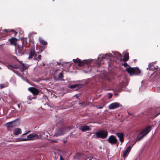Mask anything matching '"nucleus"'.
I'll use <instances>...</instances> for the list:
<instances>
[{
	"label": "nucleus",
	"instance_id": "nucleus-1",
	"mask_svg": "<svg viewBox=\"0 0 160 160\" xmlns=\"http://www.w3.org/2000/svg\"><path fill=\"white\" fill-rule=\"evenodd\" d=\"M71 129V128L70 127L66 128L64 126L57 128L55 131L54 136L58 137L63 135Z\"/></svg>",
	"mask_w": 160,
	"mask_h": 160
},
{
	"label": "nucleus",
	"instance_id": "nucleus-2",
	"mask_svg": "<svg viewBox=\"0 0 160 160\" xmlns=\"http://www.w3.org/2000/svg\"><path fill=\"white\" fill-rule=\"evenodd\" d=\"M40 135L38 136L35 134H30L27 136V138H21L20 141H26L29 140H34L37 139H38L40 138Z\"/></svg>",
	"mask_w": 160,
	"mask_h": 160
},
{
	"label": "nucleus",
	"instance_id": "nucleus-3",
	"mask_svg": "<svg viewBox=\"0 0 160 160\" xmlns=\"http://www.w3.org/2000/svg\"><path fill=\"white\" fill-rule=\"evenodd\" d=\"M150 126L147 127L142 132L139 134L140 136H138L137 138L139 140V141L147 134L151 130Z\"/></svg>",
	"mask_w": 160,
	"mask_h": 160
},
{
	"label": "nucleus",
	"instance_id": "nucleus-4",
	"mask_svg": "<svg viewBox=\"0 0 160 160\" xmlns=\"http://www.w3.org/2000/svg\"><path fill=\"white\" fill-rule=\"evenodd\" d=\"M97 138H101L104 139L107 137L108 132L106 130H101L96 132Z\"/></svg>",
	"mask_w": 160,
	"mask_h": 160
},
{
	"label": "nucleus",
	"instance_id": "nucleus-5",
	"mask_svg": "<svg viewBox=\"0 0 160 160\" xmlns=\"http://www.w3.org/2000/svg\"><path fill=\"white\" fill-rule=\"evenodd\" d=\"M134 143L133 144L132 146H129L125 150L122 152V154L124 158H126L128 156L131 149L132 146L134 145Z\"/></svg>",
	"mask_w": 160,
	"mask_h": 160
},
{
	"label": "nucleus",
	"instance_id": "nucleus-6",
	"mask_svg": "<svg viewBox=\"0 0 160 160\" xmlns=\"http://www.w3.org/2000/svg\"><path fill=\"white\" fill-rule=\"evenodd\" d=\"M36 55L35 48L34 47H32L29 51L28 58L30 59L32 58H34V57H36Z\"/></svg>",
	"mask_w": 160,
	"mask_h": 160
},
{
	"label": "nucleus",
	"instance_id": "nucleus-7",
	"mask_svg": "<svg viewBox=\"0 0 160 160\" xmlns=\"http://www.w3.org/2000/svg\"><path fill=\"white\" fill-rule=\"evenodd\" d=\"M92 61L91 60H82L80 59V61L78 64V66H82L86 64L87 65L90 64L91 63Z\"/></svg>",
	"mask_w": 160,
	"mask_h": 160
},
{
	"label": "nucleus",
	"instance_id": "nucleus-8",
	"mask_svg": "<svg viewBox=\"0 0 160 160\" xmlns=\"http://www.w3.org/2000/svg\"><path fill=\"white\" fill-rule=\"evenodd\" d=\"M109 142L111 144H115L117 143L118 140L115 137L112 135L110 136L108 139Z\"/></svg>",
	"mask_w": 160,
	"mask_h": 160
},
{
	"label": "nucleus",
	"instance_id": "nucleus-9",
	"mask_svg": "<svg viewBox=\"0 0 160 160\" xmlns=\"http://www.w3.org/2000/svg\"><path fill=\"white\" fill-rule=\"evenodd\" d=\"M28 90L34 95H37L39 92L38 89L34 87H30L28 88Z\"/></svg>",
	"mask_w": 160,
	"mask_h": 160
},
{
	"label": "nucleus",
	"instance_id": "nucleus-10",
	"mask_svg": "<svg viewBox=\"0 0 160 160\" xmlns=\"http://www.w3.org/2000/svg\"><path fill=\"white\" fill-rule=\"evenodd\" d=\"M6 124L8 129H10V128H13L18 125L17 122L15 121L7 123Z\"/></svg>",
	"mask_w": 160,
	"mask_h": 160
},
{
	"label": "nucleus",
	"instance_id": "nucleus-11",
	"mask_svg": "<svg viewBox=\"0 0 160 160\" xmlns=\"http://www.w3.org/2000/svg\"><path fill=\"white\" fill-rule=\"evenodd\" d=\"M120 104L119 103L115 102H113L110 104L108 106V108L110 109H113L119 107Z\"/></svg>",
	"mask_w": 160,
	"mask_h": 160
},
{
	"label": "nucleus",
	"instance_id": "nucleus-12",
	"mask_svg": "<svg viewBox=\"0 0 160 160\" xmlns=\"http://www.w3.org/2000/svg\"><path fill=\"white\" fill-rule=\"evenodd\" d=\"M25 50L24 48L21 47L17 46V48L15 49L16 53L18 52L20 55H22L24 54Z\"/></svg>",
	"mask_w": 160,
	"mask_h": 160
},
{
	"label": "nucleus",
	"instance_id": "nucleus-13",
	"mask_svg": "<svg viewBox=\"0 0 160 160\" xmlns=\"http://www.w3.org/2000/svg\"><path fill=\"white\" fill-rule=\"evenodd\" d=\"M116 134L118 138L119 141L121 142V144H122L124 140L123 134L121 132H117L116 133Z\"/></svg>",
	"mask_w": 160,
	"mask_h": 160
},
{
	"label": "nucleus",
	"instance_id": "nucleus-14",
	"mask_svg": "<svg viewBox=\"0 0 160 160\" xmlns=\"http://www.w3.org/2000/svg\"><path fill=\"white\" fill-rule=\"evenodd\" d=\"M83 85L82 84H76L73 85H70L68 86V87L69 88L71 89H74L76 88H80L82 87Z\"/></svg>",
	"mask_w": 160,
	"mask_h": 160
},
{
	"label": "nucleus",
	"instance_id": "nucleus-15",
	"mask_svg": "<svg viewBox=\"0 0 160 160\" xmlns=\"http://www.w3.org/2000/svg\"><path fill=\"white\" fill-rule=\"evenodd\" d=\"M79 129L82 132H84L90 130L89 127L86 125L82 126L79 127Z\"/></svg>",
	"mask_w": 160,
	"mask_h": 160
},
{
	"label": "nucleus",
	"instance_id": "nucleus-16",
	"mask_svg": "<svg viewBox=\"0 0 160 160\" xmlns=\"http://www.w3.org/2000/svg\"><path fill=\"white\" fill-rule=\"evenodd\" d=\"M112 56V55L111 53L109 54H101L99 55V56L98 57V59H102L103 58H105V57L106 56H108L109 57H111Z\"/></svg>",
	"mask_w": 160,
	"mask_h": 160
},
{
	"label": "nucleus",
	"instance_id": "nucleus-17",
	"mask_svg": "<svg viewBox=\"0 0 160 160\" xmlns=\"http://www.w3.org/2000/svg\"><path fill=\"white\" fill-rule=\"evenodd\" d=\"M127 84L126 82V80L124 79L123 80H121L120 81L119 85L120 88H122L127 86Z\"/></svg>",
	"mask_w": 160,
	"mask_h": 160
},
{
	"label": "nucleus",
	"instance_id": "nucleus-18",
	"mask_svg": "<svg viewBox=\"0 0 160 160\" xmlns=\"http://www.w3.org/2000/svg\"><path fill=\"white\" fill-rule=\"evenodd\" d=\"M126 70L130 76L134 75V68L131 67L128 68L126 69Z\"/></svg>",
	"mask_w": 160,
	"mask_h": 160
},
{
	"label": "nucleus",
	"instance_id": "nucleus-19",
	"mask_svg": "<svg viewBox=\"0 0 160 160\" xmlns=\"http://www.w3.org/2000/svg\"><path fill=\"white\" fill-rule=\"evenodd\" d=\"M21 129L19 128H17L13 130V134L15 135H18L21 134Z\"/></svg>",
	"mask_w": 160,
	"mask_h": 160
},
{
	"label": "nucleus",
	"instance_id": "nucleus-20",
	"mask_svg": "<svg viewBox=\"0 0 160 160\" xmlns=\"http://www.w3.org/2000/svg\"><path fill=\"white\" fill-rule=\"evenodd\" d=\"M9 40L11 44L14 45H15L16 47L17 46L16 44L17 39L15 38H12L11 39H9Z\"/></svg>",
	"mask_w": 160,
	"mask_h": 160
},
{
	"label": "nucleus",
	"instance_id": "nucleus-21",
	"mask_svg": "<svg viewBox=\"0 0 160 160\" xmlns=\"http://www.w3.org/2000/svg\"><path fill=\"white\" fill-rule=\"evenodd\" d=\"M113 53L115 57L117 59L120 60L121 59V58L122 55L121 54L118 52H115Z\"/></svg>",
	"mask_w": 160,
	"mask_h": 160
},
{
	"label": "nucleus",
	"instance_id": "nucleus-22",
	"mask_svg": "<svg viewBox=\"0 0 160 160\" xmlns=\"http://www.w3.org/2000/svg\"><path fill=\"white\" fill-rule=\"evenodd\" d=\"M129 59V55L128 53L125 54L123 56V61L124 62L127 61Z\"/></svg>",
	"mask_w": 160,
	"mask_h": 160
},
{
	"label": "nucleus",
	"instance_id": "nucleus-23",
	"mask_svg": "<svg viewBox=\"0 0 160 160\" xmlns=\"http://www.w3.org/2000/svg\"><path fill=\"white\" fill-rule=\"evenodd\" d=\"M141 72L140 70L138 68H134V75H137Z\"/></svg>",
	"mask_w": 160,
	"mask_h": 160
},
{
	"label": "nucleus",
	"instance_id": "nucleus-24",
	"mask_svg": "<svg viewBox=\"0 0 160 160\" xmlns=\"http://www.w3.org/2000/svg\"><path fill=\"white\" fill-rule=\"evenodd\" d=\"M20 68V71L22 72L24 71L27 68V67L25 66L24 64H22L19 68Z\"/></svg>",
	"mask_w": 160,
	"mask_h": 160
},
{
	"label": "nucleus",
	"instance_id": "nucleus-25",
	"mask_svg": "<svg viewBox=\"0 0 160 160\" xmlns=\"http://www.w3.org/2000/svg\"><path fill=\"white\" fill-rule=\"evenodd\" d=\"M39 40L41 43L43 45H46L47 44V42L46 41L40 37L39 38Z\"/></svg>",
	"mask_w": 160,
	"mask_h": 160
},
{
	"label": "nucleus",
	"instance_id": "nucleus-26",
	"mask_svg": "<svg viewBox=\"0 0 160 160\" xmlns=\"http://www.w3.org/2000/svg\"><path fill=\"white\" fill-rule=\"evenodd\" d=\"M7 67H8V69H12L14 68H18V67L14 66L12 65H7Z\"/></svg>",
	"mask_w": 160,
	"mask_h": 160
},
{
	"label": "nucleus",
	"instance_id": "nucleus-27",
	"mask_svg": "<svg viewBox=\"0 0 160 160\" xmlns=\"http://www.w3.org/2000/svg\"><path fill=\"white\" fill-rule=\"evenodd\" d=\"M41 55H39L37 57V55H36L35 57H34V58H33V59L35 60H40L41 59Z\"/></svg>",
	"mask_w": 160,
	"mask_h": 160
},
{
	"label": "nucleus",
	"instance_id": "nucleus-28",
	"mask_svg": "<svg viewBox=\"0 0 160 160\" xmlns=\"http://www.w3.org/2000/svg\"><path fill=\"white\" fill-rule=\"evenodd\" d=\"M8 84H0V89H1L2 88L7 87L8 86Z\"/></svg>",
	"mask_w": 160,
	"mask_h": 160
},
{
	"label": "nucleus",
	"instance_id": "nucleus-29",
	"mask_svg": "<svg viewBox=\"0 0 160 160\" xmlns=\"http://www.w3.org/2000/svg\"><path fill=\"white\" fill-rule=\"evenodd\" d=\"M73 61L75 63H78L80 61V59L78 58H77L76 59H73Z\"/></svg>",
	"mask_w": 160,
	"mask_h": 160
},
{
	"label": "nucleus",
	"instance_id": "nucleus-30",
	"mask_svg": "<svg viewBox=\"0 0 160 160\" xmlns=\"http://www.w3.org/2000/svg\"><path fill=\"white\" fill-rule=\"evenodd\" d=\"M63 77V74L62 73H60L58 75V78H59V79L61 81L64 80L63 79H61V78H62Z\"/></svg>",
	"mask_w": 160,
	"mask_h": 160
},
{
	"label": "nucleus",
	"instance_id": "nucleus-31",
	"mask_svg": "<svg viewBox=\"0 0 160 160\" xmlns=\"http://www.w3.org/2000/svg\"><path fill=\"white\" fill-rule=\"evenodd\" d=\"M67 140H68V138L67 137H66L65 138L61 140V141L62 142H63L64 143H66L67 142Z\"/></svg>",
	"mask_w": 160,
	"mask_h": 160
},
{
	"label": "nucleus",
	"instance_id": "nucleus-32",
	"mask_svg": "<svg viewBox=\"0 0 160 160\" xmlns=\"http://www.w3.org/2000/svg\"><path fill=\"white\" fill-rule=\"evenodd\" d=\"M153 65H154V63L153 62H152V63H150L148 65V68H150V69L149 70L152 69H151V67Z\"/></svg>",
	"mask_w": 160,
	"mask_h": 160
},
{
	"label": "nucleus",
	"instance_id": "nucleus-33",
	"mask_svg": "<svg viewBox=\"0 0 160 160\" xmlns=\"http://www.w3.org/2000/svg\"><path fill=\"white\" fill-rule=\"evenodd\" d=\"M58 140H51V142H55V143H57L58 142Z\"/></svg>",
	"mask_w": 160,
	"mask_h": 160
},
{
	"label": "nucleus",
	"instance_id": "nucleus-34",
	"mask_svg": "<svg viewBox=\"0 0 160 160\" xmlns=\"http://www.w3.org/2000/svg\"><path fill=\"white\" fill-rule=\"evenodd\" d=\"M122 66H123L124 67H128L129 65L127 63H125L122 64Z\"/></svg>",
	"mask_w": 160,
	"mask_h": 160
},
{
	"label": "nucleus",
	"instance_id": "nucleus-35",
	"mask_svg": "<svg viewBox=\"0 0 160 160\" xmlns=\"http://www.w3.org/2000/svg\"><path fill=\"white\" fill-rule=\"evenodd\" d=\"M108 95H109V96H108L109 98H111L112 96V94L111 93H109Z\"/></svg>",
	"mask_w": 160,
	"mask_h": 160
},
{
	"label": "nucleus",
	"instance_id": "nucleus-36",
	"mask_svg": "<svg viewBox=\"0 0 160 160\" xmlns=\"http://www.w3.org/2000/svg\"><path fill=\"white\" fill-rule=\"evenodd\" d=\"M96 107H97V109H102L103 108V106H96Z\"/></svg>",
	"mask_w": 160,
	"mask_h": 160
},
{
	"label": "nucleus",
	"instance_id": "nucleus-37",
	"mask_svg": "<svg viewBox=\"0 0 160 160\" xmlns=\"http://www.w3.org/2000/svg\"><path fill=\"white\" fill-rule=\"evenodd\" d=\"M18 106L19 108H20L21 110H22V106H21L20 104H18Z\"/></svg>",
	"mask_w": 160,
	"mask_h": 160
},
{
	"label": "nucleus",
	"instance_id": "nucleus-38",
	"mask_svg": "<svg viewBox=\"0 0 160 160\" xmlns=\"http://www.w3.org/2000/svg\"><path fill=\"white\" fill-rule=\"evenodd\" d=\"M59 160H65L64 158H63L61 156H60Z\"/></svg>",
	"mask_w": 160,
	"mask_h": 160
},
{
	"label": "nucleus",
	"instance_id": "nucleus-39",
	"mask_svg": "<svg viewBox=\"0 0 160 160\" xmlns=\"http://www.w3.org/2000/svg\"><path fill=\"white\" fill-rule=\"evenodd\" d=\"M160 114V111L159 112H158L155 114V116L154 117V118H155L158 115Z\"/></svg>",
	"mask_w": 160,
	"mask_h": 160
},
{
	"label": "nucleus",
	"instance_id": "nucleus-40",
	"mask_svg": "<svg viewBox=\"0 0 160 160\" xmlns=\"http://www.w3.org/2000/svg\"><path fill=\"white\" fill-rule=\"evenodd\" d=\"M45 49V47H42V49L41 50V51L40 52H39V53H41L42 52V51L44 49Z\"/></svg>",
	"mask_w": 160,
	"mask_h": 160
},
{
	"label": "nucleus",
	"instance_id": "nucleus-41",
	"mask_svg": "<svg viewBox=\"0 0 160 160\" xmlns=\"http://www.w3.org/2000/svg\"><path fill=\"white\" fill-rule=\"evenodd\" d=\"M91 69H89V71H86L85 70H83V71L84 72L87 73H88V72H90L91 71Z\"/></svg>",
	"mask_w": 160,
	"mask_h": 160
},
{
	"label": "nucleus",
	"instance_id": "nucleus-42",
	"mask_svg": "<svg viewBox=\"0 0 160 160\" xmlns=\"http://www.w3.org/2000/svg\"><path fill=\"white\" fill-rule=\"evenodd\" d=\"M77 155L78 156H81L82 155V154L80 153H78Z\"/></svg>",
	"mask_w": 160,
	"mask_h": 160
},
{
	"label": "nucleus",
	"instance_id": "nucleus-43",
	"mask_svg": "<svg viewBox=\"0 0 160 160\" xmlns=\"http://www.w3.org/2000/svg\"><path fill=\"white\" fill-rule=\"evenodd\" d=\"M9 31L10 32L12 31V32H15V31L13 29H10V30H9Z\"/></svg>",
	"mask_w": 160,
	"mask_h": 160
},
{
	"label": "nucleus",
	"instance_id": "nucleus-44",
	"mask_svg": "<svg viewBox=\"0 0 160 160\" xmlns=\"http://www.w3.org/2000/svg\"><path fill=\"white\" fill-rule=\"evenodd\" d=\"M3 30L5 32H8L9 30L8 29H5V30Z\"/></svg>",
	"mask_w": 160,
	"mask_h": 160
},
{
	"label": "nucleus",
	"instance_id": "nucleus-45",
	"mask_svg": "<svg viewBox=\"0 0 160 160\" xmlns=\"http://www.w3.org/2000/svg\"><path fill=\"white\" fill-rule=\"evenodd\" d=\"M26 134H27V133H26V132H25V133H23V134H22V137H23V136H24V135H26Z\"/></svg>",
	"mask_w": 160,
	"mask_h": 160
},
{
	"label": "nucleus",
	"instance_id": "nucleus-46",
	"mask_svg": "<svg viewBox=\"0 0 160 160\" xmlns=\"http://www.w3.org/2000/svg\"><path fill=\"white\" fill-rule=\"evenodd\" d=\"M30 131H28L27 132H26V133H27V134L28 133H29L30 132Z\"/></svg>",
	"mask_w": 160,
	"mask_h": 160
},
{
	"label": "nucleus",
	"instance_id": "nucleus-47",
	"mask_svg": "<svg viewBox=\"0 0 160 160\" xmlns=\"http://www.w3.org/2000/svg\"><path fill=\"white\" fill-rule=\"evenodd\" d=\"M57 63H58V65H59L60 64V63H59V62H58Z\"/></svg>",
	"mask_w": 160,
	"mask_h": 160
},
{
	"label": "nucleus",
	"instance_id": "nucleus-48",
	"mask_svg": "<svg viewBox=\"0 0 160 160\" xmlns=\"http://www.w3.org/2000/svg\"><path fill=\"white\" fill-rule=\"evenodd\" d=\"M158 68V67L157 66H156V68H155V69H156V68Z\"/></svg>",
	"mask_w": 160,
	"mask_h": 160
},
{
	"label": "nucleus",
	"instance_id": "nucleus-49",
	"mask_svg": "<svg viewBox=\"0 0 160 160\" xmlns=\"http://www.w3.org/2000/svg\"><path fill=\"white\" fill-rule=\"evenodd\" d=\"M148 68H148H148H147V69H148Z\"/></svg>",
	"mask_w": 160,
	"mask_h": 160
},
{
	"label": "nucleus",
	"instance_id": "nucleus-50",
	"mask_svg": "<svg viewBox=\"0 0 160 160\" xmlns=\"http://www.w3.org/2000/svg\"><path fill=\"white\" fill-rule=\"evenodd\" d=\"M17 32H15V34H17Z\"/></svg>",
	"mask_w": 160,
	"mask_h": 160
},
{
	"label": "nucleus",
	"instance_id": "nucleus-51",
	"mask_svg": "<svg viewBox=\"0 0 160 160\" xmlns=\"http://www.w3.org/2000/svg\"><path fill=\"white\" fill-rule=\"evenodd\" d=\"M78 89H78H75V90L77 91V90Z\"/></svg>",
	"mask_w": 160,
	"mask_h": 160
},
{
	"label": "nucleus",
	"instance_id": "nucleus-52",
	"mask_svg": "<svg viewBox=\"0 0 160 160\" xmlns=\"http://www.w3.org/2000/svg\"><path fill=\"white\" fill-rule=\"evenodd\" d=\"M115 95H117V94H115Z\"/></svg>",
	"mask_w": 160,
	"mask_h": 160
},
{
	"label": "nucleus",
	"instance_id": "nucleus-53",
	"mask_svg": "<svg viewBox=\"0 0 160 160\" xmlns=\"http://www.w3.org/2000/svg\"><path fill=\"white\" fill-rule=\"evenodd\" d=\"M89 160H91V159H89Z\"/></svg>",
	"mask_w": 160,
	"mask_h": 160
},
{
	"label": "nucleus",
	"instance_id": "nucleus-54",
	"mask_svg": "<svg viewBox=\"0 0 160 160\" xmlns=\"http://www.w3.org/2000/svg\"><path fill=\"white\" fill-rule=\"evenodd\" d=\"M0 69H1V68L0 67Z\"/></svg>",
	"mask_w": 160,
	"mask_h": 160
},
{
	"label": "nucleus",
	"instance_id": "nucleus-55",
	"mask_svg": "<svg viewBox=\"0 0 160 160\" xmlns=\"http://www.w3.org/2000/svg\"><path fill=\"white\" fill-rule=\"evenodd\" d=\"M85 160H86V159H85Z\"/></svg>",
	"mask_w": 160,
	"mask_h": 160
}]
</instances>
